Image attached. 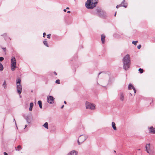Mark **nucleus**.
<instances>
[{
	"mask_svg": "<svg viewBox=\"0 0 155 155\" xmlns=\"http://www.w3.org/2000/svg\"><path fill=\"white\" fill-rule=\"evenodd\" d=\"M51 36V34H49L48 35H47V38H50Z\"/></svg>",
	"mask_w": 155,
	"mask_h": 155,
	"instance_id": "obj_30",
	"label": "nucleus"
},
{
	"mask_svg": "<svg viewBox=\"0 0 155 155\" xmlns=\"http://www.w3.org/2000/svg\"><path fill=\"white\" fill-rule=\"evenodd\" d=\"M128 89H133L134 91V93H135L136 92V90L135 89V88L134 87L133 85H132L131 84H130L128 86Z\"/></svg>",
	"mask_w": 155,
	"mask_h": 155,
	"instance_id": "obj_14",
	"label": "nucleus"
},
{
	"mask_svg": "<svg viewBox=\"0 0 155 155\" xmlns=\"http://www.w3.org/2000/svg\"><path fill=\"white\" fill-rule=\"evenodd\" d=\"M64 107V105H63L61 106V109H62V108Z\"/></svg>",
	"mask_w": 155,
	"mask_h": 155,
	"instance_id": "obj_37",
	"label": "nucleus"
},
{
	"mask_svg": "<svg viewBox=\"0 0 155 155\" xmlns=\"http://www.w3.org/2000/svg\"><path fill=\"white\" fill-rule=\"evenodd\" d=\"M114 152H116L114 150Z\"/></svg>",
	"mask_w": 155,
	"mask_h": 155,
	"instance_id": "obj_51",
	"label": "nucleus"
},
{
	"mask_svg": "<svg viewBox=\"0 0 155 155\" xmlns=\"http://www.w3.org/2000/svg\"><path fill=\"white\" fill-rule=\"evenodd\" d=\"M119 98L121 101H123L124 99V94L122 92L119 94Z\"/></svg>",
	"mask_w": 155,
	"mask_h": 155,
	"instance_id": "obj_9",
	"label": "nucleus"
},
{
	"mask_svg": "<svg viewBox=\"0 0 155 155\" xmlns=\"http://www.w3.org/2000/svg\"><path fill=\"white\" fill-rule=\"evenodd\" d=\"M125 3H125L124 2V3H123V5H125Z\"/></svg>",
	"mask_w": 155,
	"mask_h": 155,
	"instance_id": "obj_45",
	"label": "nucleus"
},
{
	"mask_svg": "<svg viewBox=\"0 0 155 155\" xmlns=\"http://www.w3.org/2000/svg\"><path fill=\"white\" fill-rule=\"evenodd\" d=\"M138 150H140V149H139Z\"/></svg>",
	"mask_w": 155,
	"mask_h": 155,
	"instance_id": "obj_48",
	"label": "nucleus"
},
{
	"mask_svg": "<svg viewBox=\"0 0 155 155\" xmlns=\"http://www.w3.org/2000/svg\"><path fill=\"white\" fill-rule=\"evenodd\" d=\"M116 14V12H115V14H114V16H115Z\"/></svg>",
	"mask_w": 155,
	"mask_h": 155,
	"instance_id": "obj_44",
	"label": "nucleus"
},
{
	"mask_svg": "<svg viewBox=\"0 0 155 155\" xmlns=\"http://www.w3.org/2000/svg\"><path fill=\"white\" fill-rule=\"evenodd\" d=\"M9 38L10 40H11V38Z\"/></svg>",
	"mask_w": 155,
	"mask_h": 155,
	"instance_id": "obj_47",
	"label": "nucleus"
},
{
	"mask_svg": "<svg viewBox=\"0 0 155 155\" xmlns=\"http://www.w3.org/2000/svg\"><path fill=\"white\" fill-rule=\"evenodd\" d=\"M97 84H98V82H97Z\"/></svg>",
	"mask_w": 155,
	"mask_h": 155,
	"instance_id": "obj_50",
	"label": "nucleus"
},
{
	"mask_svg": "<svg viewBox=\"0 0 155 155\" xmlns=\"http://www.w3.org/2000/svg\"><path fill=\"white\" fill-rule=\"evenodd\" d=\"M43 43H44V44L45 45V46H46L47 47H48V45L47 42V41H43Z\"/></svg>",
	"mask_w": 155,
	"mask_h": 155,
	"instance_id": "obj_23",
	"label": "nucleus"
},
{
	"mask_svg": "<svg viewBox=\"0 0 155 155\" xmlns=\"http://www.w3.org/2000/svg\"><path fill=\"white\" fill-rule=\"evenodd\" d=\"M55 82H56V83L57 84H60V80L59 79H58V80H56L55 81Z\"/></svg>",
	"mask_w": 155,
	"mask_h": 155,
	"instance_id": "obj_26",
	"label": "nucleus"
},
{
	"mask_svg": "<svg viewBox=\"0 0 155 155\" xmlns=\"http://www.w3.org/2000/svg\"><path fill=\"white\" fill-rule=\"evenodd\" d=\"M21 81L20 79H18L16 80L17 90V92L20 94L22 91V86L21 84Z\"/></svg>",
	"mask_w": 155,
	"mask_h": 155,
	"instance_id": "obj_4",
	"label": "nucleus"
},
{
	"mask_svg": "<svg viewBox=\"0 0 155 155\" xmlns=\"http://www.w3.org/2000/svg\"><path fill=\"white\" fill-rule=\"evenodd\" d=\"M14 120L15 121V119H14Z\"/></svg>",
	"mask_w": 155,
	"mask_h": 155,
	"instance_id": "obj_49",
	"label": "nucleus"
},
{
	"mask_svg": "<svg viewBox=\"0 0 155 155\" xmlns=\"http://www.w3.org/2000/svg\"><path fill=\"white\" fill-rule=\"evenodd\" d=\"M94 14L102 18L105 17L106 16V14L105 12L98 8H97L95 10Z\"/></svg>",
	"mask_w": 155,
	"mask_h": 155,
	"instance_id": "obj_3",
	"label": "nucleus"
},
{
	"mask_svg": "<svg viewBox=\"0 0 155 155\" xmlns=\"http://www.w3.org/2000/svg\"><path fill=\"white\" fill-rule=\"evenodd\" d=\"M141 47V46L140 45H139L137 47V48L138 49H140Z\"/></svg>",
	"mask_w": 155,
	"mask_h": 155,
	"instance_id": "obj_31",
	"label": "nucleus"
},
{
	"mask_svg": "<svg viewBox=\"0 0 155 155\" xmlns=\"http://www.w3.org/2000/svg\"><path fill=\"white\" fill-rule=\"evenodd\" d=\"M69 9V8H68V7H67V8H66V9Z\"/></svg>",
	"mask_w": 155,
	"mask_h": 155,
	"instance_id": "obj_43",
	"label": "nucleus"
},
{
	"mask_svg": "<svg viewBox=\"0 0 155 155\" xmlns=\"http://www.w3.org/2000/svg\"><path fill=\"white\" fill-rule=\"evenodd\" d=\"M101 73H102V72H101L100 73H99L98 74V77H99V75L101 74Z\"/></svg>",
	"mask_w": 155,
	"mask_h": 155,
	"instance_id": "obj_39",
	"label": "nucleus"
},
{
	"mask_svg": "<svg viewBox=\"0 0 155 155\" xmlns=\"http://www.w3.org/2000/svg\"><path fill=\"white\" fill-rule=\"evenodd\" d=\"M38 104L39 105V107L40 108H42V102L41 101H38Z\"/></svg>",
	"mask_w": 155,
	"mask_h": 155,
	"instance_id": "obj_19",
	"label": "nucleus"
},
{
	"mask_svg": "<svg viewBox=\"0 0 155 155\" xmlns=\"http://www.w3.org/2000/svg\"><path fill=\"white\" fill-rule=\"evenodd\" d=\"M150 144L148 143L147 144L146 146V150L147 153H149V150H150Z\"/></svg>",
	"mask_w": 155,
	"mask_h": 155,
	"instance_id": "obj_13",
	"label": "nucleus"
},
{
	"mask_svg": "<svg viewBox=\"0 0 155 155\" xmlns=\"http://www.w3.org/2000/svg\"><path fill=\"white\" fill-rule=\"evenodd\" d=\"M4 58L3 57H0V61H2L3 60Z\"/></svg>",
	"mask_w": 155,
	"mask_h": 155,
	"instance_id": "obj_28",
	"label": "nucleus"
},
{
	"mask_svg": "<svg viewBox=\"0 0 155 155\" xmlns=\"http://www.w3.org/2000/svg\"><path fill=\"white\" fill-rule=\"evenodd\" d=\"M123 64V68L125 70H128L129 68L130 64V55L127 54L124 57L122 60Z\"/></svg>",
	"mask_w": 155,
	"mask_h": 155,
	"instance_id": "obj_1",
	"label": "nucleus"
},
{
	"mask_svg": "<svg viewBox=\"0 0 155 155\" xmlns=\"http://www.w3.org/2000/svg\"><path fill=\"white\" fill-rule=\"evenodd\" d=\"M54 98L51 96H49L47 97V101L50 104H53L54 102Z\"/></svg>",
	"mask_w": 155,
	"mask_h": 155,
	"instance_id": "obj_8",
	"label": "nucleus"
},
{
	"mask_svg": "<svg viewBox=\"0 0 155 155\" xmlns=\"http://www.w3.org/2000/svg\"><path fill=\"white\" fill-rule=\"evenodd\" d=\"M46 35V33L44 32L43 34V36L44 37H45V36Z\"/></svg>",
	"mask_w": 155,
	"mask_h": 155,
	"instance_id": "obj_33",
	"label": "nucleus"
},
{
	"mask_svg": "<svg viewBox=\"0 0 155 155\" xmlns=\"http://www.w3.org/2000/svg\"><path fill=\"white\" fill-rule=\"evenodd\" d=\"M88 136L87 135L84 134L81 135L78 138V145H80L81 144L85 141L87 138Z\"/></svg>",
	"mask_w": 155,
	"mask_h": 155,
	"instance_id": "obj_5",
	"label": "nucleus"
},
{
	"mask_svg": "<svg viewBox=\"0 0 155 155\" xmlns=\"http://www.w3.org/2000/svg\"><path fill=\"white\" fill-rule=\"evenodd\" d=\"M105 37L104 35H101V41H102V43L103 44H104L105 41Z\"/></svg>",
	"mask_w": 155,
	"mask_h": 155,
	"instance_id": "obj_15",
	"label": "nucleus"
},
{
	"mask_svg": "<svg viewBox=\"0 0 155 155\" xmlns=\"http://www.w3.org/2000/svg\"><path fill=\"white\" fill-rule=\"evenodd\" d=\"M138 71L140 73H143V70L141 68H139L138 70Z\"/></svg>",
	"mask_w": 155,
	"mask_h": 155,
	"instance_id": "obj_24",
	"label": "nucleus"
},
{
	"mask_svg": "<svg viewBox=\"0 0 155 155\" xmlns=\"http://www.w3.org/2000/svg\"><path fill=\"white\" fill-rule=\"evenodd\" d=\"M4 155H8V153H7L5 152L4 153Z\"/></svg>",
	"mask_w": 155,
	"mask_h": 155,
	"instance_id": "obj_34",
	"label": "nucleus"
},
{
	"mask_svg": "<svg viewBox=\"0 0 155 155\" xmlns=\"http://www.w3.org/2000/svg\"><path fill=\"white\" fill-rule=\"evenodd\" d=\"M26 120L27 121V122L28 123H30V121H29L28 120V117H27L26 118Z\"/></svg>",
	"mask_w": 155,
	"mask_h": 155,
	"instance_id": "obj_29",
	"label": "nucleus"
},
{
	"mask_svg": "<svg viewBox=\"0 0 155 155\" xmlns=\"http://www.w3.org/2000/svg\"><path fill=\"white\" fill-rule=\"evenodd\" d=\"M97 0H87L85 3L86 7L88 9H92L96 6Z\"/></svg>",
	"mask_w": 155,
	"mask_h": 155,
	"instance_id": "obj_2",
	"label": "nucleus"
},
{
	"mask_svg": "<svg viewBox=\"0 0 155 155\" xmlns=\"http://www.w3.org/2000/svg\"><path fill=\"white\" fill-rule=\"evenodd\" d=\"M54 74L55 75H57V73H56L55 72H54Z\"/></svg>",
	"mask_w": 155,
	"mask_h": 155,
	"instance_id": "obj_38",
	"label": "nucleus"
},
{
	"mask_svg": "<svg viewBox=\"0 0 155 155\" xmlns=\"http://www.w3.org/2000/svg\"><path fill=\"white\" fill-rule=\"evenodd\" d=\"M78 152L75 150H72L67 155H78Z\"/></svg>",
	"mask_w": 155,
	"mask_h": 155,
	"instance_id": "obj_11",
	"label": "nucleus"
},
{
	"mask_svg": "<svg viewBox=\"0 0 155 155\" xmlns=\"http://www.w3.org/2000/svg\"><path fill=\"white\" fill-rule=\"evenodd\" d=\"M67 13H71V11H68V12H67Z\"/></svg>",
	"mask_w": 155,
	"mask_h": 155,
	"instance_id": "obj_36",
	"label": "nucleus"
},
{
	"mask_svg": "<svg viewBox=\"0 0 155 155\" xmlns=\"http://www.w3.org/2000/svg\"><path fill=\"white\" fill-rule=\"evenodd\" d=\"M138 42L137 41H133L132 42L133 44L135 45H136L137 43Z\"/></svg>",
	"mask_w": 155,
	"mask_h": 155,
	"instance_id": "obj_25",
	"label": "nucleus"
},
{
	"mask_svg": "<svg viewBox=\"0 0 155 155\" xmlns=\"http://www.w3.org/2000/svg\"><path fill=\"white\" fill-rule=\"evenodd\" d=\"M149 132L152 134H155V128L151 127L149 128Z\"/></svg>",
	"mask_w": 155,
	"mask_h": 155,
	"instance_id": "obj_10",
	"label": "nucleus"
},
{
	"mask_svg": "<svg viewBox=\"0 0 155 155\" xmlns=\"http://www.w3.org/2000/svg\"><path fill=\"white\" fill-rule=\"evenodd\" d=\"M124 2H125V0H123V2H122V4H123Z\"/></svg>",
	"mask_w": 155,
	"mask_h": 155,
	"instance_id": "obj_35",
	"label": "nucleus"
},
{
	"mask_svg": "<svg viewBox=\"0 0 155 155\" xmlns=\"http://www.w3.org/2000/svg\"><path fill=\"white\" fill-rule=\"evenodd\" d=\"M1 35L2 36H3L5 38V37L7 36V35L6 33H5L3 35ZM5 40H6L5 38Z\"/></svg>",
	"mask_w": 155,
	"mask_h": 155,
	"instance_id": "obj_27",
	"label": "nucleus"
},
{
	"mask_svg": "<svg viewBox=\"0 0 155 155\" xmlns=\"http://www.w3.org/2000/svg\"><path fill=\"white\" fill-rule=\"evenodd\" d=\"M15 123L16 125V121H15Z\"/></svg>",
	"mask_w": 155,
	"mask_h": 155,
	"instance_id": "obj_46",
	"label": "nucleus"
},
{
	"mask_svg": "<svg viewBox=\"0 0 155 155\" xmlns=\"http://www.w3.org/2000/svg\"><path fill=\"white\" fill-rule=\"evenodd\" d=\"M64 104H66V103H66V101H64Z\"/></svg>",
	"mask_w": 155,
	"mask_h": 155,
	"instance_id": "obj_40",
	"label": "nucleus"
},
{
	"mask_svg": "<svg viewBox=\"0 0 155 155\" xmlns=\"http://www.w3.org/2000/svg\"><path fill=\"white\" fill-rule=\"evenodd\" d=\"M17 148L18 149H17L16 148V147H15V150H16V151H19V149H22V147H21L20 146V145H18V146L17 147Z\"/></svg>",
	"mask_w": 155,
	"mask_h": 155,
	"instance_id": "obj_20",
	"label": "nucleus"
},
{
	"mask_svg": "<svg viewBox=\"0 0 155 155\" xmlns=\"http://www.w3.org/2000/svg\"><path fill=\"white\" fill-rule=\"evenodd\" d=\"M2 48L3 49L4 51H6V48Z\"/></svg>",
	"mask_w": 155,
	"mask_h": 155,
	"instance_id": "obj_32",
	"label": "nucleus"
},
{
	"mask_svg": "<svg viewBox=\"0 0 155 155\" xmlns=\"http://www.w3.org/2000/svg\"><path fill=\"white\" fill-rule=\"evenodd\" d=\"M4 68L2 64L0 62V71H2L3 70Z\"/></svg>",
	"mask_w": 155,
	"mask_h": 155,
	"instance_id": "obj_21",
	"label": "nucleus"
},
{
	"mask_svg": "<svg viewBox=\"0 0 155 155\" xmlns=\"http://www.w3.org/2000/svg\"><path fill=\"white\" fill-rule=\"evenodd\" d=\"M125 5H123V4H122V2L121 3V4L119 5H117L116 6V8H119L121 6H123L125 7V8H126L127 6V3H125Z\"/></svg>",
	"mask_w": 155,
	"mask_h": 155,
	"instance_id": "obj_12",
	"label": "nucleus"
},
{
	"mask_svg": "<svg viewBox=\"0 0 155 155\" xmlns=\"http://www.w3.org/2000/svg\"><path fill=\"white\" fill-rule=\"evenodd\" d=\"M63 11L64 12H66V10L65 9H64Z\"/></svg>",
	"mask_w": 155,
	"mask_h": 155,
	"instance_id": "obj_41",
	"label": "nucleus"
},
{
	"mask_svg": "<svg viewBox=\"0 0 155 155\" xmlns=\"http://www.w3.org/2000/svg\"><path fill=\"white\" fill-rule=\"evenodd\" d=\"M115 125H116L115 124L114 122H113L112 123V126L113 129L114 130H117V127H116Z\"/></svg>",
	"mask_w": 155,
	"mask_h": 155,
	"instance_id": "obj_16",
	"label": "nucleus"
},
{
	"mask_svg": "<svg viewBox=\"0 0 155 155\" xmlns=\"http://www.w3.org/2000/svg\"><path fill=\"white\" fill-rule=\"evenodd\" d=\"M86 107L87 109L93 110L95 108V106L94 104L87 102L86 103Z\"/></svg>",
	"mask_w": 155,
	"mask_h": 155,
	"instance_id": "obj_7",
	"label": "nucleus"
},
{
	"mask_svg": "<svg viewBox=\"0 0 155 155\" xmlns=\"http://www.w3.org/2000/svg\"><path fill=\"white\" fill-rule=\"evenodd\" d=\"M11 66L12 71H14L16 68V60L15 58L12 56L11 58Z\"/></svg>",
	"mask_w": 155,
	"mask_h": 155,
	"instance_id": "obj_6",
	"label": "nucleus"
},
{
	"mask_svg": "<svg viewBox=\"0 0 155 155\" xmlns=\"http://www.w3.org/2000/svg\"><path fill=\"white\" fill-rule=\"evenodd\" d=\"M27 125H25V128H26L27 127Z\"/></svg>",
	"mask_w": 155,
	"mask_h": 155,
	"instance_id": "obj_42",
	"label": "nucleus"
},
{
	"mask_svg": "<svg viewBox=\"0 0 155 155\" xmlns=\"http://www.w3.org/2000/svg\"><path fill=\"white\" fill-rule=\"evenodd\" d=\"M43 126L47 129H48V124L47 122H45L44 124L43 125Z\"/></svg>",
	"mask_w": 155,
	"mask_h": 155,
	"instance_id": "obj_18",
	"label": "nucleus"
},
{
	"mask_svg": "<svg viewBox=\"0 0 155 155\" xmlns=\"http://www.w3.org/2000/svg\"><path fill=\"white\" fill-rule=\"evenodd\" d=\"M2 86L5 89H6L7 88V84L6 83V81H4L2 84Z\"/></svg>",
	"mask_w": 155,
	"mask_h": 155,
	"instance_id": "obj_22",
	"label": "nucleus"
},
{
	"mask_svg": "<svg viewBox=\"0 0 155 155\" xmlns=\"http://www.w3.org/2000/svg\"><path fill=\"white\" fill-rule=\"evenodd\" d=\"M34 105L33 103H31L30 104V107L29 108V110L30 111H31L32 110V107Z\"/></svg>",
	"mask_w": 155,
	"mask_h": 155,
	"instance_id": "obj_17",
	"label": "nucleus"
}]
</instances>
